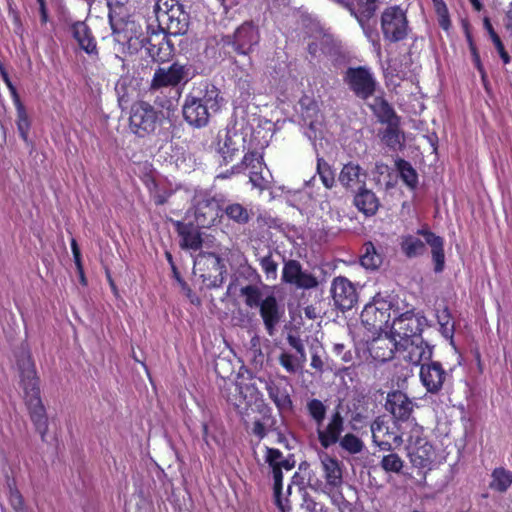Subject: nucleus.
I'll return each instance as SVG.
<instances>
[{"label":"nucleus","instance_id":"obj_30","mask_svg":"<svg viewBox=\"0 0 512 512\" xmlns=\"http://www.w3.org/2000/svg\"><path fill=\"white\" fill-rule=\"evenodd\" d=\"M194 100L200 102L213 113L220 109V90L213 84L208 82L200 83L197 88H194L189 94Z\"/></svg>","mask_w":512,"mask_h":512},{"label":"nucleus","instance_id":"obj_41","mask_svg":"<svg viewBox=\"0 0 512 512\" xmlns=\"http://www.w3.org/2000/svg\"><path fill=\"white\" fill-rule=\"evenodd\" d=\"M382 262V254L377 251L375 245L371 241L365 242L362 247L360 264L367 270H377Z\"/></svg>","mask_w":512,"mask_h":512},{"label":"nucleus","instance_id":"obj_22","mask_svg":"<svg viewBox=\"0 0 512 512\" xmlns=\"http://www.w3.org/2000/svg\"><path fill=\"white\" fill-rule=\"evenodd\" d=\"M413 408L412 400L404 392L396 390L388 393L386 409L396 421L406 423V428H409L410 423H416L414 419L410 421Z\"/></svg>","mask_w":512,"mask_h":512},{"label":"nucleus","instance_id":"obj_5","mask_svg":"<svg viewBox=\"0 0 512 512\" xmlns=\"http://www.w3.org/2000/svg\"><path fill=\"white\" fill-rule=\"evenodd\" d=\"M193 272L201 279L203 285L211 290L220 288L227 273L226 265L214 252H200L194 260Z\"/></svg>","mask_w":512,"mask_h":512},{"label":"nucleus","instance_id":"obj_6","mask_svg":"<svg viewBox=\"0 0 512 512\" xmlns=\"http://www.w3.org/2000/svg\"><path fill=\"white\" fill-rule=\"evenodd\" d=\"M265 462L272 469L274 480L273 491L276 506L281 512H290L291 507L288 500L282 498L283 489V473L282 470L290 471L295 466V460L292 457H284L282 452L277 448L265 447Z\"/></svg>","mask_w":512,"mask_h":512},{"label":"nucleus","instance_id":"obj_31","mask_svg":"<svg viewBox=\"0 0 512 512\" xmlns=\"http://www.w3.org/2000/svg\"><path fill=\"white\" fill-rule=\"evenodd\" d=\"M71 33L79 47L88 55L98 56L97 41L90 27L85 22H75L71 25Z\"/></svg>","mask_w":512,"mask_h":512},{"label":"nucleus","instance_id":"obj_11","mask_svg":"<svg viewBox=\"0 0 512 512\" xmlns=\"http://www.w3.org/2000/svg\"><path fill=\"white\" fill-rule=\"evenodd\" d=\"M350 14L355 17L364 33L371 37L378 36L377 32L373 30L371 21L375 18L376 12L379 8V0H338Z\"/></svg>","mask_w":512,"mask_h":512},{"label":"nucleus","instance_id":"obj_37","mask_svg":"<svg viewBox=\"0 0 512 512\" xmlns=\"http://www.w3.org/2000/svg\"><path fill=\"white\" fill-rule=\"evenodd\" d=\"M426 241L421 240L417 235H403L400 240V250L405 257L413 259L426 254Z\"/></svg>","mask_w":512,"mask_h":512},{"label":"nucleus","instance_id":"obj_48","mask_svg":"<svg viewBox=\"0 0 512 512\" xmlns=\"http://www.w3.org/2000/svg\"><path fill=\"white\" fill-rule=\"evenodd\" d=\"M240 294L245 298L246 306L250 308L259 307L262 304V293L256 285H246L240 289Z\"/></svg>","mask_w":512,"mask_h":512},{"label":"nucleus","instance_id":"obj_4","mask_svg":"<svg viewBox=\"0 0 512 512\" xmlns=\"http://www.w3.org/2000/svg\"><path fill=\"white\" fill-rule=\"evenodd\" d=\"M407 451L411 464L419 469L430 468L435 460V448L424 435V428L418 423L409 424Z\"/></svg>","mask_w":512,"mask_h":512},{"label":"nucleus","instance_id":"obj_35","mask_svg":"<svg viewBox=\"0 0 512 512\" xmlns=\"http://www.w3.org/2000/svg\"><path fill=\"white\" fill-rule=\"evenodd\" d=\"M354 205L366 216H373L377 213L380 201L376 194L364 186L359 187L354 196Z\"/></svg>","mask_w":512,"mask_h":512},{"label":"nucleus","instance_id":"obj_58","mask_svg":"<svg viewBox=\"0 0 512 512\" xmlns=\"http://www.w3.org/2000/svg\"><path fill=\"white\" fill-rule=\"evenodd\" d=\"M292 285L301 289H312L318 286V280L313 274L301 270L299 276H297Z\"/></svg>","mask_w":512,"mask_h":512},{"label":"nucleus","instance_id":"obj_28","mask_svg":"<svg viewBox=\"0 0 512 512\" xmlns=\"http://www.w3.org/2000/svg\"><path fill=\"white\" fill-rule=\"evenodd\" d=\"M416 234L423 236L426 243L431 247L434 272H443L445 268L444 239L441 236L436 235L428 228L418 229Z\"/></svg>","mask_w":512,"mask_h":512},{"label":"nucleus","instance_id":"obj_36","mask_svg":"<svg viewBox=\"0 0 512 512\" xmlns=\"http://www.w3.org/2000/svg\"><path fill=\"white\" fill-rule=\"evenodd\" d=\"M265 388L269 398L273 401L279 412L292 410L293 402L286 387L281 386L274 381H269L266 383Z\"/></svg>","mask_w":512,"mask_h":512},{"label":"nucleus","instance_id":"obj_8","mask_svg":"<svg viewBox=\"0 0 512 512\" xmlns=\"http://www.w3.org/2000/svg\"><path fill=\"white\" fill-rule=\"evenodd\" d=\"M259 27L252 21L243 22L232 35L222 38L225 45H231L238 55L248 56L249 65H252L250 54L254 52L260 43Z\"/></svg>","mask_w":512,"mask_h":512},{"label":"nucleus","instance_id":"obj_16","mask_svg":"<svg viewBox=\"0 0 512 512\" xmlns=\"http://www.w3.org/2000/svg\"><path fill=\"white\" fill-rule=\"evenodd\" d=\"M24 397L35 430L40 434L42 441H45L48 433V417L41 400L40 389L24 392Z\"/></svg>","mask_w":512,"mask_h":512},{"label":"nucleus","instance_id":"obj_64","mask_svg":"<svg viewBox=\"0 0 512 512\" xmlns=\"http://www.w3.org/2000/svg\"><path fill=\"white\" fill-rule=\"evenodd\" d=\"M10 502L15 511L18 512L24 509V498L18 490L11 492Z\"/></svg>","mask_w":512,"mask_h":512},{"label":"nucleus","instance_id":"obj_18","mask_svg":"<svg viewBox=\"0 0 512 512\" xmlns=\"http://www.w3.org/2000/svg\"><path fill=\"white\" fill-rule=\"evenodd\" d=\"M419 377L428 393L437 394L442 390L448 373L439 361L431 359L426 363H422Z\"/></svg>","mask_w":512,"mask_h":512},{"label":"nucleus","instance_id":"obj_42","mask_svg":"<svg viewBox=\"0 0 512 512\" xmlns=\"http://www.w3.org/2000/svg\"><path fill=\"white\" fill-rule=\"evenodd\" d=\"M395 167L403 183L411 190L418 186V173L415 168L405 159L398 158L395 161Z\"/></svg>","mask_w":512,"mask_h":512},{"label":"nucleus","instance_id":"obj_57","mask_svg":"<svg viewBox=\"0 0 512 512\" xmlns=\"http://www.w3.org/2000/svg\"><path fill=\"white\" fill-rule=\"evenodd\" d=\"M299 103L302 109V114L306 119L317 118L319 114V106L313 98L304 96L300 99Z\"/></svg>","mask_w":512,"mask_h":512},{"label":"nucleus","instance_id":"obj_26","mask_svg":"<svg viewBox=\"0 0 512 512\" xmlns=\"http://www.w3.org/2000/svg\"><path fill=\"white\" fill-rule=\"evenodd\" d=\"M185 121L193 127H205L209 123L210 111L204 105L187 95L182 108Z\"/></svg>","mask_w":512,"mask_h":512},{"label":"nucleus","instance_id":"obj_40","mask_svg":"<svg viewBox=\"0 0 512 512\" xmlns=\"http://www.w3.org/2000/svg\"><path fill=\"white\" fill-rule=\"evenodd\" d=\"M387 127L382 131L381 139L390 149H401L403 146L404 135L400 131V118L385 123Z\"/></svg>","mask_w":512,"mask_h":512},{"label":"nucleus","instance_id":"obj_43","mask_svg":"<svg viewBox=\"0 0 512 512\" xmlns=\"http://www.w3.org/2000/svg\"><path fill=\"white\" fill-rule=\"evenodd\" d=\"M512 485V471L497 467L492 471L489 487L496 492L504 493Z\"/></svg>","mask_w":512,"mask_h":512},{"label":"nucleus","instance_id":"obj_44","mask_svg":"<svg viewBox=\"0 0 512 512\" xmlns=\"http://www.w3.org/2000/svg\"><path fill=\"white\" fill-rule=\"evenodd\" d=\"M332 352L334 355L341 360V362L345 365L337 366L334 365L331 367L332 370H335L337 374H341L343 372H347L351 367L354 366V355L351 349H347V347L342 343H335L332 347Z\"/></svg>","mask_w":512,"mask_h":512},{"label":"nucleus","instance_id":"obj_10","mask_svg":"<svg viewBox=\"0 0 512 512\" xmlns=\"http://www.w3.org/2000/svg\"><path fill=\"white\" fill-rule=\"evenodd\" d=\"M266 168L263 153L257 149L247 151L242 160L232 166V173L240 174L249 169V181L253 187L261 190L266 189L268 180L263 176V171Z\"/></svg>","mask_w":512,"mask_h":512},{"label":"nucleus","instance_id":"obj_52","mask_svg":"<svg viewBox=\"0 0 512 512\" xmlns=\"http://www.w3.org/2000/svg\"><path fill=\"white\" fill-rule=\"evenodd\" d=\"M301 270L302 266L299 261L294 259L286 261L282 270V281L292 285L297 276H299Z\"/></svg>","mask_w":512,"mask_h":512},{"label":"nucleus","instance_id":"obj_3","mask_svg":"<svg viewBox=\"0 0 512 512\" xmlns=\"http://www.w3.org/2000/svg\"><path fill=\"white\" fill-rule=\"evenodd\" d=\"M224 366H230V363L224 358L219 359L215 363V372L219 377L224 380L221 386V394L240 414H243L242 409H246L249 404L248 392L255 391L256 389L247 384L243 385L230 378L234 374L232 367L224 369Z\"/></svg>","mask_w":512,"mask_h":512},{"label":"nucleus","instance_id":"obj_2","mask_svg":"<svg viewBox=\"0 0 512 512\" xmlns=\"http://www.w3.org/2000/svg\"><path fill=\"white\" fill-rule=\"evenodd\" d=\"M154 13L162 33L184 35L189 27V14L177 0H157Z\"/></svg>","mask_w":512,"mask_h":512},{"label":"nucleus","instance_id":"obj_21","mask_svg":"<svg viewBox=\"0 0 512 512\" xmlns=\"http://www.w3.org/2000/svg\"><path fill=\"white\" fill-rule=\"evenodd\" d=\"M16 364L24 392L40 389L35 363L28 348L23 347L16 354Z\"/></svg>","mask_w":512,"mask_h":512},{"label":"nucleus","instance_id":"obj_33","mask_svg":"<svg viewBox=\"0 0 512 512\" xmlns=\"http://www.w3.org/2000/svg\"><path fill=\"white\" fill-rule=\"evenodd\" d=\"M245 138L237 132H227L223 144L219 147V153L223 158L224 164H228L245 149Z\"/></svg>","mask_w":512,"mask_h":512},{"label":"nucleus","instance_id":"obj_15","mask_svg":"<svg viewBox=\"0 0 512 512\" xmlns=\"http://www.w3.org/2000/svg\"><path fill=\"white\" fill-rule=\"evenodd\" d=\"M400 354L406 362L421 367L422 363L432 359L433 346L424 341L422 337H416L401 342Z\"/></svg>","mask_w":512,"mask_h":512},{"label":"nucleus","instance_id":"obj_29","mask_svg":"<svg viewBox=\"0 0 512 512\" xmlns=\"http://www.w3.org/2000/svg\"><path fill=\"white\" fill-rule=\"evenodd\" d=\"M401 341L397 342L394 337L384 336L372 341L369 352L372 358L378 362H387L393 359L396 352L400 353Z\"/></svg>","mask_w":512,"mask_h":512},{"label":"nucleus","instance_id":"obj_47","mask_svg":"<svg viewBox=\"0 0 512 512\" xmlns=\"http://www.w3.org/2000/svg\"><path fill=\"white\" fill-rule=\"evenodd\" d=\"M17 112V129L20 137L26 142L31 127V123L22 101L14 103Z\"/></svg>","mask_w":512,"mask_h":512},{"label":"nucleus","instance_id":"obj_20","mask_svg":"<svg viewBox=\"0 0 512 512\" xmlns=\"http://www.w3.org/2000/svg\"><path fill=\"white\" fill-rule=\"evenodd\" d=\"M345 421L339 410H334L329 417L328 423L318 425L316 427L317 437L320 445L327 449L340 440L341 434L344 431Z\"/></svg>","mask_w":512,"mask_h":512},{"label":"nucleus","instance_id":"obj_1","mask_svg":"<svg viewBox=\"0 0 512 512\" xmlns=\"http://www.w3.org/2000/svg\"><path fill=\"white\" fill-rule=\"evenodd\" d=\"M164 112L151 103L138 100L129 110L128 128L138 138L154 136L163 125Z\"/></svg>","mask_w":512,"mask_h":512},{"label":"nucleus","instance_id":"obj_17","mask_svg":"<svg viewBox=\"0 0 512 512\" xmlns=\"http://www.w3.org/2000/svg\"><path fill=\"white\" fill-rule=\"evenodd\" d=\"M334 304L341 311L352 309L358 302V293L354 284L343 276L334 278L331 285Z\"/></svg>","mask_w":512,"mask_h":512},{"label":"nucleus","instance_id":"obj_61","mask_svg":"<svg viewBox=\"0 0 512 512\" xmlns=\"http://www.w3.org/2000/svg\"><path fill=\"white\" fill-rule=\"evenodd\" d=\"M9 15L11 17V20H12V23H13V26H14L15 34L20 36V37H23L24 27H23V23H22V20H21V17H20V13L16 9H13V8L10 7L9 8Z\"/></svg>","mask_w":512,"mask_h":512},{"label":"nucleus","instance_id":"obj_38","mask_svg":"<svg viewBox=\"0 0 512 512\" xmlns=\"http://www.w3.org/2000/svg\"><path fill=\"white\" fill-rule=\"evenodd\" d=\"M384 92L375 96L369 108L382 124L399 119L392 105L384 98Z\"/></svg>","mask_w":512,"mask_h":512},{"label":"nucleus","instance_id":"obj_59","mask_svg":"<svg viewBox=\"0 0 512 512\" xmlns=\"http://www.w3.org/2000/svg\"><path fill=\"white\" fill-rule=\"evenodd\" d=\"M302 505L309 512H329L328 507L324 503L317 502L307 493H305L303 496Z\"/></svg>","mask_w":512,"mask_h":512},{"label":"nucleus","instance_id":"obj_45","mask_svg":"<svg viewBox=\"0 0 512 512\" xmlns=\"http://www.w3.org/2000/svg\"><path fill=\"white\" fill-rule=\"evenodd\" d=\"M224 215L229 220L239 225H245L250 220L249 211L240 203H230L226 206L223 205V216Z\"/></svg>","mask_w":512,"mask_h":512},{"label":"nucleus","instance_id":"obj_14","mask_svg":"<svg viewBox=\"0 0 512 512\" xmlns=\"http://www.w3.org/2000/svg\"><path fill=\"white\" fill-rule=\"evenodd\" d=\"M225 200L218 196H205L195 206V219L202 227H211L221 222Z\"/></svg>","mask_w":512,"mask_h":512},{"label":"nucleus","instance_id":"obj_55","mask_svg":"<svg viewBox=\"0 0 512 512\" xmlns=\"http://www.w3.org/2000/svg\"><path fill=\"white\" fill-rule=\"evenodd\" d=\"M317 171L323 185L326 188H332L335 183L334 174L331 167L323 159H318Z\"/></svg>","mask_w":512,"mask_h":512},{"label":"nucleus","instance_id":"obj_19","mask_svg":"<svg viewBox=\"0 0 512 512\" xmlns=\"http://www.w3.org/2000/svg\"><path fill=\"white\" fill-rule=\"evenodd\" d=\"M361 322L369 330H383L390 320L389 304L376 301L364 306L360 314Z\"/></svg>","mask_w":512,"mask_h":512},{"label":"nucleus","instance_id":"obj_62","mask_svg":"<svg viewBox=\"0 0 512 512\" xmlns=\"http://www.w3.org/2000/svg\"><path fill=\"white\" fill-rule=\"evenodd\" d=\"M173 193L171 189L156 191L152 194V199L156 206H162L168 202Z\"/></svg>","mask_w":512,"mask_h":512},{"label":"nucleus","instance_id":"obj_13","mask_svg":"<svg viewBox=\"0 0 512 512\" xmlns=\"http://www.w3.org/2000/svg\"><path fill=\"white\" fill-rule=\"evenodd\" d=\"M188 72V67L178 61L173 62L168 67H158L153 74L150 87L157 90L186 84L189 80Z\"/></svg>","mask_w":512,"mask_h":512},{"label":"nucleus","instance_id":"obj_23","mask_svg":"<svg viewBox=\"0 0 512 512\" xmlns=\"http://www.w3.org/2000/svg\"><path fill=\"white\" fill-rule=\"evenodd\" d=\"M284 308L278 303L273 294L267 295L259 306V314L262 318L265 330L269 336H273L276 328L284 316Z\"/></svg>","mask_w":512,"mask_h":512},{"label":"nucleus","instance_id":"obj_56","mask_svg":"<svg viewBox=\"0 0 512 512\" xmlns=\"http://www.w3.org/2000/svg\"><path fill=\"white\" fill-rule=\"evenodd\" d=\"M259 264L261 266L262 271L266 275L267 279H272V280L276 279L278 264L273 259V256H272L271 252H269L268 255L263 256L260 259Z\"/></svg>","mask_w":512,"mask_h":512},{"label":"nucleus","instance_id":"obj_9","mask_svg":"<svg viewBox=\"0 0 512 512\" xmlns=\"http://www.w3.org/2000/svg\"><path fill=\"white\" fill-rule=\"evenodd\" d=\"M343 81L349 90L361 100H367L374 96L378 89V82L367 66L348 67L343 75Z\"/></svg>","mask_w":512,"mask_h":512},{"label":"nucleus","instance_id":"obj_50","mask_svg":"<svg viewBox=\"0 0 512 512\" xmlns=\"http://www.w3.org/2000/svg\"><path fill=\"white\" fill-rule=\"evenodd\" d=\"M380 466L385 472L400 473L403 469L404 461L398 454L390 453L382 457Z\"/></svg>","mask_w":512,"mask_h":512},{"label":"nucleus","instance_id":"obj_25","mask_svg":"<svg viewBox=\"0 0 512 512\" xmlns=\"http://www.w3.org/2000/svg\"><path fill=\"white\" fill-rule=\"evenodd\" d=\"M371 432L373 442L383 451H390L393 445H400L403 442L402 435L405 434L404 431L401 434L390 431L387 423L380 418L371 424Z\"/></svg>","mask_w":512,"mask_h":512},{"label":"nucleus","instance_id":"obj_46","mask_svg":"<svg viewBox=\"0 0 512 512\" xmlns=\"http://www.w3.org/2000/svg\"><path fill=\"white\" fill-rule=\"evenodd\" d=\"M306 410L311 421L317 427L324 422L327 414V406L319 399L312 398L306 403Z\"/></svg>","mask_w":512,"mask_h":512},{"label":"nucleus","instance_id":"obj_7","mask_svg":"<svg viewBox=\"0 0 512 512\" xmlns=\"http://www.w3.org/2000/svg\"><path fill=\"white\" fill-rule=\"evenodd\" d=\"M380 28L384 41L388 43L405 40L411 31L407 13L398 5L388 6L382 11Z\"/></svg>","mask_w":512,"mask_h":512},{"label":"nucleus","instance_id":"obj_12","mask_svg":"<svg viewBox=\"0 0 512 512\" xmlns=\"http://www.w3.org/2000/svg\"><path fill=\"white\" fill-rule=\"evenodd\" d=\"M425 326H427V318L420 312L409 310L394 319L392 333L403 342L408 339L422 337Z\"/></svg>","mask_w":512,"mask_h":512},{"label":"nucleus","instance_id":"obj_60","mask_svg":"<svg viewBox=\"0 0 512 512\" xmlns=\"http://www.w3.org/2000/svg\"><path fill=\"white\" fill-rule=\"evenodd\" d=\"M279 364L288 372L291 374L296 373L297 371V365L295 363V357L287 352H282L279 355Z\"/></svg>","mask_w":512,"mask_h":512},{"label":"nucleus","instance_id":"obj_27","mask_svg":"<svg viewBox=\"0 0 512 512\" xmlns=\"http://www.w3.org/2000/svg\"><path fill=\"white\" fill-rule=\"evenodd\" d=\"M173 225L180 237V246L182 249L197 251L202 248L203 239L201 232L193 223L173 221Z\"/></svg>","mask_w":512,"mask_h":512},{"label":"nucleus","instance_id":"obj_53","mask_svg":"<svg viewBox=\"0 0 512 512\" xmlns=\"http://www.w3.org/2000/svg\"><path fill=\"white\" fill-rule=\"evenodd\" d=\"M338 442L341 448L350 454H357L363 449L361 439L352 433H347L343 437H340Z\"/></svg>","mask_w":512,"mask_h":512},{"label":"nucleus","instance_id":"obj_49","mask_svg":"<svg viewBox=\"0 0 512 512\" xmlns=\"http://www.w3.org/2000/svg\"><path fill=\"white\" fill-rule=\"evenodd\" d=\"M437 321L440 325V331L445 338H453L454 335V323L449 309L445 307L443 310L438 311Z\"/></svg>","mask_w":512,"mask_h":512},{"label":"nucleus","instance_id":"obj_54","mask_svg":"<svg viewBox=\"0 0 512 512\" xmlns=\"http://www.w3.org/2000/svg\"><path fill=\"white\" fill-rule=\"evenodd\" d=\"M70 245H71V250H72L76 270H77V273L79 276L80 284L82 286H87L88 282H87V278L85 276V271H84L83 262H82V255H81L79 245L75 238L71 239Z\"/></svg>","mask_w":512,"mask_h":512},{"label":"nucleus","instance_id":"obj_63","mask_svg":"<svg viewBox=\"0 0 512 512\" xmlns=\"http://www.w3.org/2000/svg\"><path fill=\"white\" fill-rule=\"evenodd\" d=\"M500 59L502 60L503 64H509L511 62V56L509 55L508 51L506 50L503 41L501 38L496 39L492 42Z\"/></svg>","mask_w":512,"mask_h":512},{"label":"nucleus","instance_id":"obj_34","mask_svg":"<svg viewBox=\"0 0 512 512\" xmlns=\"http://www.w3.org/2000/svg\"><path fill=\"white\" fill-rule=\"evenodd\" d=\"M367 173L356 163L348 162L339 174V182L347 189H354L366 182Z\"/></svg>","mask_w":512,"mask_h":512},{"label":"nucleus","instance_id":"obj_51","mask_svg":"<svg viewBox=\"0 0 512 512\" xmlns=\"http://www.w3.org/2000/svg\"><path fill=\"white\" fill-rule=\"evenodd\" d=\"M435 12L438 17V24L444 31L451 28V20L448 7L444 0H432Z\"/></svg>","mask_w":512,"mask_h":512},{"label":"nucleus","instance_id":"obj_39","mask_svg":"<svg viewBox=\"0 0 512 512\" xmlns=\"http://www.w3.org/2000/svg\"><path fill=\"white\" fill-rule=\"evenodd\" d=\"M262 418L255 420L252 424L250 433L258 438L259 441L267 436L269 430H275L276 419L272 415V410L268 405H263L261 410Z\"/></svg>","mask_w":512,"mask_h":512},{"label":"nucleus","instance_id":"obj_24","mask_svg":"<svg viewBox=\"0 0 512 512\" xmlns=\"http://www.w3.org/2000/svg\"><path fill=\"white\" fill-rule=\"evenodd\" d=\"M168 34L153 33L146 39L144 44L148 55L158 63L168 62L174 54V46L167 38Z\"/></svg>","mask_w":512,"mask_h":512},{"label":"nucleus","instance_id":"obj_32","mask_svg":"<svg viewBox=\"0 0 512 512\" xmlns=\"http://www.w3.org/2000/svg\"><path fill=\"white\" fill-rule=\"evenodd\" d=\"M323 476L326 480L325 488L329 489L328 494L335 488L341 487L343 483L342 469L336 458L326 456L321 460Z\"/></svg>","mask_w":512,"mask_h":512}]
</instances>
